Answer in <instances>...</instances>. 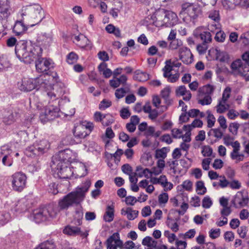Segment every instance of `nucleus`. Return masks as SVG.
<instances>
[{
  "instance_id": "nucleus-1",
  "label": "nucleus",
  "mask_w": 249,
  "mask_h": 249,
  "mask_svg": "<svg viewBox=\"0 0 249 249\" xmlns=\"http://www.w3.org/2000/svg\"><path fill=\"white\" fill-rule=\"evenodd\" d=\"M17 17L13 31L16 36H20L29 27L38 24L44 18V14L39 5L34 4L22 6Z\"/></svg>"
},
{
  "instance_id": "nucleus-2",
  "label": "nucleus",
  "mask_w": 249,
  "mask_h": 249,
  "mask_svg": "<svg viewBox=\"0 0 249 249\" xmlns=\"http://www.w3.org/2000/svg\"><path fill=\"white\" fill-rule=\"evenodd\" d=\"M56 82L57 79L54 77H50L48 79H40L38 80L40 87L45 89L44 95L50 100L48 105L41 111L39 115L40 120L42 123H45L59 116L60 109L57 106V100L61 95L54 91L53 86Z\"/></svg>"
},
{
  "instance_id": "nucleus-3",
  "label": "nucleus",
  "mask_w": 249,
  "mask_h": 249,
  "mask_svg": "<svg viewBox=\"0 0 249 249\" xmlns=\"http://www.w3.org/2000/svg\"><path fill=\"white\" fill-rule=\"evenodd\" d=\"M90 185V181L87 179L77 186L75 190L64 196L58 201V206L60 209H67L70 207L80 204L84 200L86 194Z\"/></svg>"
},
{
  "instance_id": "nucleus-4",
  "label": "nucleus",
  "mask_w": 249,
  "mask_h": 249,
  "mask_svg": "<svg viewBox=\"0 0 249 249\" xmlns=\"http://www.w3.org/2000/svg\"><path fill=\"white\" fill-rule=\"evenodd\" d=\"M42 48L38 45H33L25 40L17 42L15 47V53L17 57L26 64H30L36 58L41 56Z\"/></svg>"
},
{
  "instance_id": "nucleus-5",
  "label": "nucleus",
  "mask_w": 249,
  "mask_h": 249,
  "mask_svg": "<svg viewBox=\"0 0 249 249\" xmlns=\"http://www.w3.org/2000/svg\"><path fill=\"white\" fill-rule=\"evenodd\" d=\"M201 12L200 8L196 4L186 2L181 5L180 14L184 16L183 18L185 22L194 25Z\"/></svg>"
},
{
  "instance_id": "nucleus-6",
  "label": "nucleus",
  "mask_w": 249,
  "mask_h": 249,
  "mask_svg": "<svg viewBox=\"0 0 249 249\" xmlns=\"http://www.w3.org/2000/svg\"><path fill=\"white\" fill-rule=\"evenodd\" d=\"M57 213V210L53 206H48L34 210L29 217L36 223H40L55 217Z\"/></svg>"
},
{
  "instance_id": "nucleus-7",
  "label": "nucleus",
  "mask_w": 249,
  "mask_h": 249,
  "mask_svg": "<svg viewBox=\"0 0 249 249\" xmlns=\"http://www.w3.org/2000/svg\"><path fill=\"white\" fill-rule=\"evenodd\" d=\"M157 21H161V26L170 27L176 25L178 21L177 15L174 12L164 9H159L155 13Z\"/></svg>"
},
{
  "instance_id": "nucleus-8",
  "label": "nucleus",
  "mask_w": 249,
  "mask_h": 249,
  "mask_svg": "<svg viewBox=\"0 0 249 249\" xmlns=\"http://www.w3.org/2000/svg\"><path fill=\"white\" fill-rule=\"evenodd\" d=\"M56 76V73H54V75H53L51 76L48 74V72H46L45 74H43L36 80L24 78L20 82L18 83V86L19 90L24 92L30 91L38 87V89H43L45 90L44 88L40 87V83H38L39 79L45 78L48 79L50 77H54L57 80L58 77Z\"/></svg>"
},
{
  "instance_id": "nucleus-9",
  "label": "nucleus",
  "mask_w": 249,
  "mask_h": 249,
  "mask_svg": "<svg viewBox=\"0 0 249 249\" xmlns=\"http://www.w3.org/2000/svg\"><path fill=\"white\" fill-rule=\"evenodd\" d=\"M27 177L22 172H19L12 176V186L13 189L17 192L22 191L26 186Z\"/></svg>"
},
{
  "instance_id": "nucleus-10",
  "label": "nucleus",
  "mask_w": 249,
  "mask_h": 249,
  "mask_svg": "<svg viewBox=\"0 0 249 249\" xmlns=\"http://www.w3.org/2000/svg\"><path fill=\"white\" fill-rule=\"evenodd\" d=\"M18 114L19 110L18 108L12 106L8 107L2 111V122L5 124H11L16 121Z\"/></svg>"
},
{
  "instance_id": "nucleus-11",
  "label": "nucleus",
  "mask_w": 249,
  "mask_h": 249,
  "mask_svg": "<svg viewBox=\"0 0 249 249\" xmlns=\"http://www.w3.org/2000/svg\"><path fill=\"white\" fill-rule=\"evenodd\" d=\"M12 150L7 145H4L0 148V161L3 165L11 166L13 164Z\"/></svg>"
},
{
  "instance_id": "nucleus-12",
  "label": "nucleus",
  "mask_w": 249,
  "mask_h": 249,
  "mask_svg": "<svg viewBox=\"0 0 249 249\" xmlns=\"http://www.w3.org/2000/svg\"><path fill=\"white\" fill-rule=\"evenodd\" d=\"M39 56L36 59V67L37 72L40 73L46 72L50 69L53 67V63L52 61L46 58H41Z\"/></svg>"
},
{
  "instance_id": "nucleus-13",
  "label": "nucleus",
  "mask_w": 249,
  "mask_h": 249,
  "mask_svg": "<svg viewBox=\"0 0 249 249\" xmlns=\"http://www.w3.org/2000/svg\"><path fill=\"white\" fill-rule=\"evenodd\" d=\"M72 152L69 149H66L60 151L57 155L53 157L52 162L53 165H55L56 163H58L60 161L63 163H65V161H69L72 159Z\"/></svg>"
},
{
  "instance_id": "nucleus-14",
  "label": "nucleus",
  "mask_w": 249,
  "mask_h": 249,
  "mask_svg": "<svg viewBox=\"0 0 249 249\" xmlns=\"http://www.w3.org/2000/svg\"><path fill=\"white\" fill-rule=\"evenodd\" d=\"M231 68L234 72L241 75H244L249 71V67L245 64L241 59H237L231 64Z\"/></svg>"
},
{
  "instance_id": "nucleus-15",
  "label": "nucleus",
  "mask_w": 249,
  "mask_h": 249,
  "mask_svg": "<svg viewBox=\"0 0 249 249\" xmlns=\"http://www.w3.org/2000/svg\"><path fill=\"white\" fill-rule=\"evenodd\" d=\"M56 167L54 165H52L53 168H56L58 176L61 178H68L71 176V171L70 167H68L65 163H63L61 161L55 163Z\"/></svg>"
},
{
  "instance_id": "nucleus-16",
  "label": "nucleus",
  "mask_w": 249,
  "mask_h": 249,
  "mask_svg": "<svg viewBox=\"0 0 249 249\" xmlns=\"http://www.w3.org/2000/svg\"><path fill=\"white\" fill-rule=\"evenodd\" d=\"M249 199L246 194L238 192L232 200V204L236 208H241L247 205Z\"/></svg>"
},
{
  "instance_id": "nucleus-17",
  "label": "nucleus",
  "mask_w": 249,
  "mask_h": 249,
  "mask_svg": "<svg viewBox=\"0 0 249 249\" xmlns=\"http://www.w3.org/2000/svg\"><path fill=\"white\" fill-rule=\"evenodd\" d=\"M179 59L185 64H190L193 61V55L189 49L183 47L178 51Z\"/></svg>"
},
{
  "instance_id": "nucleus-18",
  "label": "nucleus",
  "mask_w": 249,
  "mask_h": 249,
  "mask_svg": "<svg viewBox=\"0 0 249 249\" xmlns=\"http://www.w3.org/2000/svg\"><path fill=\"white\" fill-rule=\"evenodd\" d=\"M122 245L123 242L117 232L113 233L107 241V249H117V247H120Z\"/></svg>"
},
{
  "instance_id": "nucleus-19",
  "label": "nucleus",
  "mask_w": 249,
  "mask_h": 249,
  "mask_svg": "<svg viewBox=\"0 0 249 249\" xmlns=\"http://www.w3.org/2000/svg\"><path fill=\"white\" fill-rule=\"evenodd\" d=\"M8 0H0V20L6 19L11 14Z\"/></svg>"
},
{
  "instance_id": "nucleus-20",
  "label": "nucleus",
  "mask_w": 249,
  "mask_h": 249,
  "mask_svg": "<svg viewBox=\"0 0 249 249\" xmlns=\"http://www.w3.org/2000/svg\"><path fill=\"white\" fill-rule=\"evenodd\" d=\"M232 147L233 150L230 154L231 159L232 160H236L237 161L243 160L244 155L239 153L240 149V143L238 141L234 142Z\"/></svg>"
},
{
  "instance_id": "nucleus-21",
  "label": "nucleus",
  "mask_w": 249,
  "mask_h": 249,
  "mask_svg": "<svg viewBox=\"0 0 249 249\" xmlns=\"http://www.w3.org/2000/svg\"><path fill=\"white\" fill-rule=\"evenodd\" d=\"M175 93L177 97L183 96V99L185 101H189L192 97L191 92L187 90L184 85L178 87L176 89Z\"/></svg>"
},
{
  "instance_id": "nucleus-22",
  "label": "nucleus",
  "mask_w": 249,
  "mask_h": 249,
  "mask_svg": "<svg viewBox=\"0 0 249 249\" xmlns=\"http://www.w3.org/2000/svg\"><path fill=\"white\" fill-rule=\"evenodd\" d=\"M27 209L26 202L21 200L15 202L11 207V211L16 214L25 212Z\"/></svg>"
},
{
  "instance_id": "nucleus-23",
  "label": "nucleus",
  "mask_w": 249,
  "mask_h": 249,
  "mask_svg": "<svg viewBox=\"0 0 249 249\" xmlns=\"http://www.w3.org/2000/svg\"><path fill=\"white\" fill-rule=\"evenodd\" d=\"M73 132L75 139L77 140L76 142L77 143L80 142L82 139L85 138L88 135L87 132H85L83 126L80 125L75 127Z\"/></svg>"
},
{
  "instance_id": "nucleus-24",
  "label": "nucleus",
  "mask_w": 249,
  "mask_h": 249,
  "mask_svg": "<svg viewBox=\"0 0 249 249\" xmlns=\"http://www.w3.org/2000/svg\"><path fill=\"white\" fill-rule=\"evenodd\" d=\"M37 40L38 43L44 46L50 45L52 41V36L51 34L42 33L37 37Z\"/></svg>"
},
{
  "instance_id": "nucleus-25",
  "label": "nucleus",
  "mask_w": 249,
  "mask_h": 249,
  "mask_svg": "<svg viewBox=\"0 0 249 249\" xmlns=\"http://www.w3.org/2000/svg\"><path fill=\"white\" fill-rule=\"evenodd\" d=\"M38 144L37 141H36L33 144L28 146L25 150V154L28 157H34L35 156H39L41 153L38 150V146L36 145Z\"/></svg>"
},
{
  "instance_id": "nucleus-26",
  "label": "nucleus",
  "mask_w": 249,
  "mask_h": 249,
  "mask_svg": "<svg viewBox=\"0 0 249 249\" xmlns=\"http://www.w3.org/2000/svg\"><path fill=\"white\" fill-rule=\"evenodd\" d=\"M114 209L113 205L107 206L104 215V219L106 222H111L113 220Z\"/></svg>"
},
{
  "instance_id": "nucleus-27",
  "label": "nucleus",
  "mask_w": 249,
  "mask_h": 249,
  "mask_svg": "<svg viewBox=\"0 0 249 249\" xmlns=\"http://www.w3.org/2000/svg\"><path fill=\"white\" fill-rule=\"evenodd\" d=\"M80 228L77 227L67 226L63 230V233L71 236H76L80 234Z\"/></svg>"
},
{
  "instance_id": "nucleus-28",
  "label": "nucleus",
  "mask_w": 249,
  "mask_h": 249,
  "mask_svg": "<svg viewBox=\"0 0 249 249\" xmlns=\"http://www.w3.org/2000/svg\"><path fill=\"white\" fill-rule=\"evenodd\" d=\"M107 64L104 62L101 63L98 66V70L102 72L104 76L106 78H109L112 74L111 70L107 68Z\"/></svg>"
},
{
  "instance_id": "nucleus-29",
  "label": "nucleus",
  "mask_w": 249,
  "mask_h": 249,
  "mask_svg": "<svg viewBox=\"0 0 249 249\" xmlns=\"http://www.w3.org/2000/svg\"><path fill=\"white\" fill-rule=\"evenodd\" d=\"M38 144L36 145L38 146V150L40 151L41 155L47 152L50 148V143L46 140L37 141Z\"/></svg>"
},
{
  "instance_id": "nucleus-30",
  "label": "nucleus",
  "mask_w": 249,
  "mask_h": 249,
  "mask_svg": "<svg viewBox=\"0 0 249 249\" xmlns=\"http://www.w3.org/2000/svg\"><path fill=\"white\" fill-rule=\"evenodd\" d=\"M196 36L200 39L202 43L209 44L212 41V36L209 32L203 31L200 34L196 33Z\"/></svg>"
},
{
  "instance_id": "nucleus-31",
  "label": "nucleus",
  "mask_w": 249,
  "mask_h": 249,
  "mask_svg": "<svg viewBox=\"0 0 249 249\" xmlns=\"http://www.w3.org/2000/svg\"><path fill=\"white\" fill-rule=\"evenodd\" d=\"M149 79V75L145 72L137 70L135 72L134 79L140 82H145Z\"/></svg>"
},
{
  "instance_id": "nucleus-32",
  "label": "nucleus",
  "mask_w": 249,
  "mask_h": 249,
  "mask_svg": "<svg viewBox=\"0 0 249 249\" xmlns=\"http://www.w3.org/2000/svg\"><path fill=\"white\" fill-rule=\"evenodd\" d=\"M136 171L138 177L142 178L144 176L147 178H150L151 170L148 168L143 169L141 166H138L136 167Z\"/></svg>"
},
{
  "instance_id": "nucleus-33",
  "label": "nucleus",
  "mask_w": 249,
  "mask_h": 249,
  "mask_svg": "<svg viewBox=\"0 0 249 249\" xmlns=\"http://www.w3.org/2000/svg\"><path fill=\"white\" fill-rule=\"evenodd\" d=\"M56 246L53 240H47L39 244L35 249H55Z\"/></svg>"
},
{
  "instance_id": "nucleus-34",
  "label": "nucleus",
  "mask_w": 249,
  "mask_h": 249,
  "mask_svg": "<svg viewBox=\"0 0 249 249\" xmlns=\"http://www.w3.org/2000/svg\"><path fill=\"white\" fill-rule=\"evenodd\" d=\"M213 90V88L211 85L208 84L198 89L199 96L209 95Z\"/></svg>"
},
{
  "instance_id": "nucleus-35",
  "label": "nucleus",
  "mask_w": 249,
  "mask_h": 249,
  "mask_svg": "<svg viewBox=\"0 0 249 249\" xmlns=\"http://www.w3.org/2000/svg\"><path fill=\"white\" fill-rule=\"evenodd\" d=\"M142 244L150 249H152L156 247L157 241L154 240L151 237L146 236L143 239Z\"/></svg>"
},
{
  "instance_id": "nucleus-36",
  "label": "nucleus",
  "mask_w": 249,
  "mask_h": 249,
  "mask_svg": "<svg viewBox=\"0 0 249 249\" xmlns=\"http://www.w3.org/2000/svg\"><path fill=\"white\" fill-rule=\"evenodd\" d=\"M170 92L171 90L169 87L165 88L160 92L161 97L165 100V103L167 105L170 104L171 102V100L169 98Z\"/></svg>"
},
{
  "instance_id": "nucleus-37",
  "label": "nucleus",
  "mask_w": 249,
  "mask_h": 249,
  "mask_svg": "<svg viewBox=\"0 0 249 249\" xmlns=\"http://www.w3.org/2000/svg\"><path fill=\"white\" fill-rule=\"evenodd\" d=\"M75 39L78 42L81 40L82 41L86 42V44H82V43H79L78 44L81 48H91L90 42L89 40V39L85 36H84L82 35H80L79 36H75Z\"/></svg>"
},
{
  "instance_id": "nucleus-38",
  "label": "nucleus",
  "mask_w": 249,
  "mask_h": 249,
  "mask_svg": "<svg viewBox=\"0 0 249 249\" xmlns=\"http://www.w3.org/2000/svg\"><path fill=\"white\" fill-rule=\"evenodd\" d=\"M184 196V198L183 199V202H182L181 205H180V208L181 209V210H178L177 211L179 215H183L187 211L188 209L189 205L187 203L188 201V196L187 195H183Z\"/></svg>"
},
{
  "instance_id": "nucleus-39",
  "label": "nucleus",
  "mask_w": 249,
  "mask_h": 249,
  "mask_svg": "<svg viewBox=\"0 0 249 249\" xmlns=\"http://www.w3.org/2000/svg\"><path fill=\"white\" fill-rule=\"evenodd\" d=\"M203 123L202 121L199 119H195L191 124L184 125L183 129L184 130H187V129L192 130V128L195 127H201Z\"/></svg>"
},
{
  "instance_id": "nucleus-40",
  "label": "nucleus",
  "mask_w": 249,
  "mask_h": 249,
  "mask_svg": "<svg viewBox=\"0 0 249 249\" xmlns=\"http://www.w3.org/2000/svg\"><path fill=\"white\" fill-rule=\"evenodd\" d=\"M11 216L9 213L2 212L0 213V227L4 225L10 219Z\"/></svg>"
},
{
  "instance_id": "nucleus-41",
  "label": "nucleus",
  "mask_w": 249,
  "mask_h": 249,
  "mask_svg": "<svg viewBox=\"0 0 249 249\" xmlns=\"http://www.w3.org/2000/svg\"><path fill=\"white\" fill-rule=\"evenodd\" d=\"M159 184H160L164 188H167L169 190L173 188V184L167 181V179L165 175H161L160 177Z\"/></svg>"
},
{
  "instance_id": "nucleus-42",
  "label": "nucleus",
  "mask_w": 249,
  "mask_h": 249,
  "mask_svg": "<svg viewBox=\"0 0 249 249\" xmlns=\"http://www.w3.org/2000/svg\"><path fill=\"white\" fill-rule=\"evenodd\" d=\"M167 226L171 229V230L175 232H177L179 230V225L176 222H174L173 220L169 217H168L166 222Z\"/></svg>"
},
{
  "instance_id": "nucleus-43",
  "label": "nucleus",
  "mask_w": 249,
  "mask_h": 249,
  "mask_svg": "<svg viewBox=\"0 0 249 249\" xmlns=\"http://www.w3.org/2000/svg\"><path fill=\"white\" fill-rule=\"evenodd\" d=\"M196 191L198 194L203 195L206 192V188L203 181H198L196 183Z\"/></svg>"
},
{
  "instance_id": "nucleus-44",
  "label": "nucleus",
  "mask_w": 249,
  "mask_h": 249,
  "mask_svg": "<svg viewBox=\"0 0 249 249\" xmlns=\"http://www.w3.org/2000/svg\"><path fill=\"white\" fill-rule=\"evenodd\" d=\"M219 61L225 64H229L230 61V55L227 52L219 51Z\"/></svg>"
},
{
  "instance_id": "nucleus-45",
  "label": "nucleus",
  "mask_w": 249,
  "mask_h": 249,
  "mask_svg": "<svg viewBox=\"0 0 249 249\" xmlns=\"http://www.w3.org/2000/svg\"><path fill=\"white\" fill-rule=\"evenodd\" d=\"M182 45V42L181 40L178 39H176L171 40V42L169 45V49L174 50H176Z\"/></svg>"
},
{
  "instance_id": "nucleus-46",
  "label": "nucleus",
  "mask_w": 249,
  "mask_h": 249,
  "mask_svg": "<svg viewBox=\"0 0 249 249\" xmlns=\"http://www.w3.org/2000/svg\"><path fill=\"white\" fill-rule=\"evenodd\" d=\"M167 157V151L165 147H163L156 151L155 158L156 159L161 158L164 159Z\"/></svg>"
},
{
  "instance_id": "nucleus-47",
  "label": "nucleus",
  "mask_w": 249,
  "mask_h": 249,
  "mask_svg": "<svg viewBox=\"0 0 249 249\" xmlns=\"http://www.w3.org/2000/svg\"><path fill=\"white\" fill-rule=\"evenodd\" d=\"M230 106L227 101L221 100L219 101V113H223L228 110Z\"/></svg>"
},
{
  "instance_id": "nucleus-48",
  "label": "nucleus",
  "mask_w": 249,
  "mask_h": 249,
  "mask_svg": "<svg viewBox=\"0 0 249 249\" xmlns=\"http://www.w3.org/2000/svg\"><path fill=\"white\" fill-rule=\"evenodd\" d=\"M9 66L10 63L7 58L4 55L0 56V71L8 68Z\"/></svg>"
},
{
  "instance_id": "nucleus-49",
  "label": "nucleus",
  "mask_w": 249,
  "mask_h": 249,
  "mask_svg": "<svg viewBox=\"0 0 249 249\" xmlns=\"http://www.w3.org/2000/svg\"><path fill=\"white\" fill-rule=\"evenodd\" d=\"M77 58V54L73 52H71L67 56V62L70 64H73L76 62Z\"/></svg>"
},
{
  "instance_id": "nucleus-50",
  "label": "nucleus",
  "mask_w": 249,
  "mask_h": 249,
  "mask_svg": "<svg viewBox=\"0 0 249 249\" xmlns=\"http://www.w3.org/2000/svg\"><path fill=\"white\" fill-rule=\"evenodd\" d=\"M231 89L229 87H227L224 90L221 100L223 101H228L231 94Z\"/></svg>"
},
{
  "instance_id": "nucleus-51",
  "label": "nucleus",
  "mask_w": 249,
  "mask_h": 249,
  "mask_svg": "<svg viewBox=\"0 0 249 249\" xmlns=\"http://www.w3.org/2000/svg\"><path fill=\"white\" fill-rule=\"evenodd\" d=\"M208 44L202 43L197 45L196 47L197 51L200 54H204L206 53L208 48Z\"/></svg>"
},
{
  "instance_id": "nucleus-52",
  "label": "nucleus",
  "mask_w": 249,
  "mask_h": 249,
  "mask_svg": "<svg viewBox=\"0 0 249 249\" xmlns=\"http://www.w3.org/2000/svg\"><path fill=\"white\" fill-rule=\"evenodd\" d=\"M201 153L204 157H210L212 155L213 149L209 146H204L202 147Z\"/></svg>"
},
{
  "instance_id": "nucleus-53",
  "label": "nucleus",
  "mask_w": 249,
  "mask_h": 249,
  "mask_svg": "<svg viewBox=\"0 0 249 249\" xmlns=\"http://www.w3.org/2000/svg\"><path fill=\"white\" fill-rule=\"evenodd\" d=\"M208 114L207 116V123L208 126L209 127H212L214 124L215 118L213 115L211 113V112L209 110L207 111Z\"/></svg>"
},
{
  "instance_id": "nucleus-54",
  "label": "nucleus",
  "mask_w": 249,
  "mask_h": 249,
  "mask_svg": "<svg viewBox=\"0 0 249 249\" xmlns=\"http://www.w3.org/2000/svg\"><path fill=\"white\" fill-rule=\"evenodd\" d=\"M168 195L166 193H163L158 196L159 202L160 204H165L168 200Z\"/></svg>"
},
{
  "instance_id": "nucleus-55",
  "label": "nucleus",
  "mask_w": 249,
  "mask_h": 249,
  "mask_svg": "<svg viewBox=\"0 0 249 249\" xmlns=\"http://www.w3.org/2000/svg\"><path fill=\"white\" fill-rule=\"evenodd\" d=\"M239 124L236 122L231 123L229 127V130L233 134H236L239 127Z\"/></svg>"
},
{
  "instance_id": "nucleus-56",
  "label": "nucleus",
  "mask_w": 249,
  "mask_h": 249,
  "mask_svg": "<svg viewBox=\"0 0 249 249\" xmlns=\"http://www.w3.org/2000/svg\"><path fill=\"white\" fill-rule=\"evenodd\" d=\"M222 4L225 9L233 8L235 6L232 0H222Z\"/></svg>"
},
{
  "instance_id": "nucleus-57",
  "label": "nucleus",
  "mask_w": 249,
  "mask_h": 249,
  "mask_svg": "<svg viewBox=\"0 0 249 249\" xmlns=\"http://www.w3.org/2000/svg\"><path fill=\"white\" fill-rule=\"evenodd\" d=\"M239 115V113L238 111H236L233 109L228 110L227 113L228 117L231 120H234Z\"/></svg>"
},
{
  "instance_id": "nucleus-58",
  "label": "nucleus",
  "mask_w": 249,
  "mask_h": 249,
  "mask_svg": "<svg viewBox=\"0 0 249 249\" xmlns=\"http://www.w3.org/2000/svg\"><path fill=\"white\" fill-rule=\"evenodd\" d=\"M111 105V102L108 100L104 99L99 104V109L101 110H105Z\"/></svg>"
},
{
  "instance_id": "nucleus-59",
  "label": "nucleus",
  "mask_w": 249,
  "mask_h": 249,
  "mask_svg": "<svg viewBox=\"0 0 249 249\" xmlns=\"http://www.w3.org/2000/svg\"><path fill=\"white\" fill-rule=\"evenodd\" d=\"M208 17L214 22L218 21V11L216 10H212L208 13Z\"/></svg>"
},
{
  "instance_id": "nucleus-60",
  "label": "nucleus",
  "mask_w": 249,
  "mask_h": 249,
  "mask_svg": "<svg viewBox=\"0 0 249 249\" xmlns=\"http://www.w3.org/2000/svg\"><path fill=\"white\" fill-rule=\"evenodd\" d=\"M219 124L221 128L223 130H225L227 128V124L226 118L223 116H219Z\"/></svg>"
},
{
  "instance_id": "nucleus-61",
  "label": "nucleus",
  "mask_w": 249,
  "mask_h": 249,
  "mask_svg": "<svg viewBox=\"0 0 249 249\" xmlns=\"http://www.w3.org/2000/svg\"><path fill=\"white\" fill-rule=\"evenodd\" d=\"M212 205V201L209 196H205L202 200V207L204 208H209Z\"/></svg>"
},
{
  "instance_id": "nucleus-62",
  "label": "nucleus",
  "mask_w": 249,
  "mask_h": 249,
  "mask_svg": "<svg viewBox=\"0 0 249 249\" xmlns=\"http://www.w3.org/2000/svg\"><path fill=\"white\" fill-rule=\"evenodd\" d=\"M130 115V112L127 108H123L120 111V116L124 119H127Z\"/></svg>"
},
{
  "instance_id": "nucleus-63",
  "label": "nucleus",
  "mask_w": 249,
  "mask_h": 249,
  "mask_svg": "<svg viewBox=\"0 0 249 249\" xmlns=\"http://www.w3.org/2000/svg\"><path fill=\"white\" fill-rule=\"evenodd\" d=\"M126 91L123 88L118 89L116 90L115 95L117 98L121 99L124 96Z\"/></svg>"
},
{
  "instance_id": "nucleus-64",
  "label": "nucleus",
  "mask_w": 249,
  "mask_h": 249,
  "mask_svg": "<svg viewBox=\"0 0 249 249\" xmlns=\"http://www.w3.org/2000/svg\"><path fill=\"white\" fill-rule=\"evenodd\" d=\"M173 137L176 139L180 138L182 137V131L178 128H174L171 130Z\"/></svg>"
}]
</instances>
